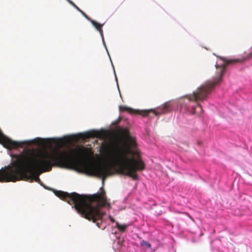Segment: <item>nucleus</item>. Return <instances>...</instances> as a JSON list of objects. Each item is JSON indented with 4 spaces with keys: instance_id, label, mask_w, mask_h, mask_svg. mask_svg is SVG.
Masks as SVG:
<instances>
[{
    "instance_id": "f257e3e1",
    "label": "nucleus",
    "mask_w": 252,
    "mask_h": 252,
    "mask_svg": "<svg viewBox=\"0 0 252 252\" xmlns=\"http://www.w3.org/2000/svg\"><path fill=\"white\" fill-rule=\"evenodd\" d=\"M92 153L88 148L77 147L68 151L54 149L37 155L22 154L15 156L16 159L5 170H0V182H15L32 177L39 183L40 174L50 171L52 166L69 169L80 168L89 175L102 177L103 181L113 175L111 165L107 164L86 163L84 160Z\"/></svg>"
},
{
    "instance_id": "f03ea898",
    "label": "nucleus",
    "mask_w": 252,
    "mask_h": 252,
    "mask_svg": "<svg viewBox=\"0 0 252 252\" xmlns=\"http://www.w3.org/2000/svg\"><path fill=\"white\" fill-rule=\"evenodd\" d=\"M125 136L126 142L123 146L116 147L115 154L109 144L102 146V152L107 159L113 160L119 173L136 180L139 177L136 172L144 170L145 165L139 152L132 150L137 145L135 139L131 137L127 131L125 132Z\"/></svg>"
},
{
    "instance_id": "7ed1b4c3",
    "label": "nucleus",
    "mask_w": 252,
    "mask_h": 252,
    "mask_svg": "<svg viewBox=\"0 0 252 252\" xmlns=\"http://www.w3.org/2000/svg\"><path fill=\"white\" fill-rule=\"evenodd\" d=\"M56 195L70 205H73L77 212L84 218L94 222L103 217V213L100 211L99 207L110 206L104 190L89 196L81 195L76 192L69 194L62 191H57Z\"/></svg>"
},
{
    "instance_id": "20e7f679",
    "label": "nucleus",
    "mask_w": 252,
    "mask_h": 252,
    "mask_svg": "<svg viewBox=\"0 0 252 252\" xmlns=\"http://www.w3.org/2000/svg\"><path fill=\"white\" fill-rule=\"evenodd\" d=\"M252 57V51L247 57L243 59L226 60L223 58L220 59L223 61L220 65H216L218 75L212 80L208 81L199 87L192 94L185 96L181 100V108L182 110L189 112L191 114H200L202 111L199 101H203L208 97V95L214 88L215 85L220 84L222 77L225 71L227 65L236 63L242 62Z\"/></svg>"
},
{
    "instance_id": "39448f33",
    "label": "nucleus",
    "mask_w": 252,
    "mask_h": 252,
    "mask_svg": "<svg viewBox=\"0 0 252 252\" xmlns=\"http://www.w3.org/2000/svg\"><path fill=\"white\" fill-rule=\"evenodd\" d=\"M119 110L120 112L126 111L130 114L135 113L144 116H147L150 112H152L155 114V115L158 116L161 114L165 113L168 112L169 111V104L168 103H165L164 105L158 107L157 110H134L126 106H120Z\"/></svg>"
},
{
    "instance_id": "423d86ee",
    "label": "nucleus",
    "mask_w": 252,
    "mask_h": 252,
    "mask_svg": "<svg viewBox=\"0 0 252 252\" xmlns=\"http://www.w3.org/2000/svg\"><path fill=\"white\" fill-rule=\"evenodd\" d=\"M103 136V133L100 131L92 130L81 134V137L84 139L90 138H101Z\"/></svg>"
},
{
    "instance_id": "0eeeda50",
    "label": "nucleus",
    "mask_w": 252,
    "mask_h": 252,
    "mask_svg": "<svg viewBox=\"0 0 252 252\" xmlns=\"http://www.w3.org/2000/svg\"><path fill=\"white\" fill-rule=\"evenodd\" d=\"M89 20L90 21L92 24L96 28V29L99 31L100 35L102 37H103V31L102 27L103 26V24H100L97 23L96 21L94 20H92L90 18Z\"/></svg>"
},
{
    "instance_id": "6e6552de",
    "label": "nucleus",
    "mask_w": 252,
    "mask_h": 252,
    "mask_svg": "<svg viewBox=\"0 0 252 252\" xmlns=\"http://www.w3.org/2000/svg\"><path fill=\"white\" fill-rule=\"evenodd\" d=\"M69 3L79 11L87 19L90 20V18L87 15V14L80 9L73 1L71 0Z\"/></svg>"
},
{
    "instance_id": "1a4fd4ad",
    "label": "nucleus",
    "mask_w": 252,
    "mask_h": 252,
    "mask_svg": "<svg viewBox=\"0 0 252 252\" xmlns=\"http://www.w3.org/2000/svg\"><path fill=\"white\" fill-rule=\"evenodd\" d=\"M117 228L121 232L125 231L126 228L127 227L126 224H121L118 222L116 223Z\"/></svg>"
},
{
    "instance_id": "9d476101",
    "label": "nucleus",
    "mask_w": 252,
    "mask_h": 252,
    "mask_svg": "<svg viewBox=\"0 0 252 252\" xmlns=\"http://www.w3.org/2000/svg\"><path fill=\"white\" fill-rule=\"evenodd\" d=\"M140 245L141 246L146 247L147 248H151V245L147 241L142 240L141 242Z\"/></svg>"
},
{
    "instance_id": "9b49d317",
    "label": "nucleus",
    "mask_w": 252,
    "mask_h": 252,
    "mask_svg": "<svg viewBox=\"0 0 252 252\" xmlns=\"http://www.w3.org/2000/svg\"><path fill=\"white\" fill-rule=\"evenodd\" d=\"M109 219L112 222H114L115 221L114 219L111 216H109Z\"/></svg>"
},
{
    "instance_id": "f8f14e48",
    "label": "nucleus",
    "mask_w": 252,
    "mask_h": 252,
    "mask_svg": "<svg viewBox=\"0 0 252 252\" xmlns=\"http://www.w3.org/2000/svg\"><path fill=\"white\" fill-rule=\"evenodd\" d=\"M33 143V141H25V144L28 145L32 144Z\"/></svg>"
},
{
    "instance_id": "ddd939ff",
    "label": "nucleus",
    "mask_w": 252,
    "mask_h": 252,
    "mask_svg": "<svg viewBox=\"0 0 252 252\" xmlns=\"http://www.w3.org/2000/svg\"><path fill=\"white\" fill-rule=\"evenodd\" d=\"M41 140L40 138H37L34 140V141H36L37 142H39Z\"/></svg>"
},
{
    "instance_id": "4468645a",
    "label": "nucleus",
    "mask_w": 252,
    "mask_h": 252,
    "mask_svg": "<svg viewBox=\"0 0 252 252\" xmlns=\"http://www.w3.org/2000/svg\"><path fill=\"white\" fill-rule=\"evenodd\" d=\"M66 1H67L69 3L70 2V1H71V0H66Z\"/></svg>"
},
{
    "instance_id": "2eb2a0df",
    "label": "nucleus",
    "mask_w": 252,
    "mask_h": 252,
    "mask_svg": "<svg viewBox=\"0 0 252 252\" xmlns=\"http://www.w3.org/2000/svg\"><path fill=\"white\" fill-rule=\"evenodd\" d=\"M66 1H67L69 3L70 2V1H71V0H66Z\"/></svg>"
}]
</instances>
